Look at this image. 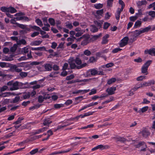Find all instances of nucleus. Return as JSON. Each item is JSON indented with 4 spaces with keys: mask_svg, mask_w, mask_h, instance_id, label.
<instances>
[{
    "mask_svg": "<svg viewBox=\"0 0 155 155\" xmlns=\"http://www.w3.org/2000/svg\"><path fill=\"white\" fill-rule=\"evenodd\" d=\"M7 85L11 87L10 90L14 91L18 89L19 82L18 81L14 82L11 81L7 83Z\"/></svg>",
    "mask_w": 155,
    "mask_h": 155,
    "instance_id": "f257e3e1",
    "label": "nucleus"
},
{
    "mask_svg": "<svg viewBox=\"0 0 155 155\" xmlns=\"http://www.w3.org/2000/svg\"><path fill=\"white\" fill-rule=\"evenodd\" d=\"M75 61L77 64L78 66H77L76 68L77 69H81L85 66L87 65L86 63H84L82 64V61L81 59L78 57H76L75 59H74Z\"/></svg>",
    "mask_w": 155,
    "mask_h": 155,
    "instance_id": "f03ea898",
    "label": "nucleus"
},
{
    "mask_svg": "<svg viewBox=\"0 0 155 155\" xmlns=\"http://www.w3.org/2000/svg\"><path fill=\"white\" fill-rule=\"evenodd\" d=\"M155 81L153 80H151L148 81L147 82H144L143 83L140 84L141 87H145L149 86L152 84H155Z\"/></svg>",
    "mask_w": 155,
    "mask_h": 155,
    "instance_id": "7ed1b4c3",
    "label": "nucleus"
},
{
    "mask_svg": "<svg viewBox=\"0 0 155 155\" xmlns=\"http://www.w3.org/2000/svg\"><path fill=\"white\" fill-rule=\"evenodd\" d=\"M75 62L74 59L73 58H70L68 60V62L71 69H74L77 67L74 63Z\"/></svg>",
    "mask_w": 155,
    "mask_h": 155,
    "instance_id": "20e7f679",
    "label": "nucleus"
},
{
    "mask_svg": "<svg viewBox=\"0 0 155 155\" xmlns=\"http://www.w3.org/2000/svg\"><path fill=\"white\" fill-rule=\"evenodd\" d=\"M144 53L145 54H148L152 56H155V48H151L149 49H147L144 51Z\"/></svg>",
    "mask_w": 155,
    "mask_h": 155,
    "instance_id": "39448f33",
    "label": "nucleus"
},
{
    "mask_svg": "<svg viewBox=\"0 0 155 155\" xmlns=\"http://www.w3.org/2000/svg\"><path fill=\"white\" fill-rule=\"evenodd\" d=\"M129 38L127 37H125L121 41L120 44V47H122L126 45L128 41Z\"/></svg>",
    "mask_w": 155,
    "mask_h": 155,
    "instance_id": "423d86ee",
    "label": "nucleus"
},
{
    "mask_svg": "<svg viewBox=\"0 0 155 155\" xmlns=\"http://www.w3.org/2000/svg\"><path fill=\"white\" fill-rule=\"evenodd\" d=\"M116 89V87H111L107 88L106 90V92L107 93L108 95H111L115 93V91Z\"/></svg>",
    "mask_w": 155,
    "mask_h": 155,
    "instance_id": "0eeeda50",
    "label": "nucleus"
},
{
    "mask_svg": "<svg viewBox=\"0 0 155 155\" xmlns=\"http://www.w3.org/2000/svg\"><path fill=\"white\" fill-rule=\"evenodd\" d=\"M89 38L88 35H85V37L82 39L83 40L81 42V45L84 46L87 45L89 43Z\"/></svg>",
    "mask_w": 155,
    "mask_h": 155,
    "instance_id": "6e6552de",
    "label": "nucleus"
},
{
    "mask_svg": "<svg viewBox=\"0 0 155 155\" xmlns=\"http://www.w3.org/2000/svg\"><path fill=\"white\" fill-rule=\"evenodd\" d=\"M42 137V135H39L38 136H34L33 137H31L30 139H27L26 140L23 141L24 143H27V142L30 141H32L37 139H39L41 137Z\"/></svg>",
    "mask_w": 155,
    "mask_h": 155,
    "instance_id": "1a4fd4ad",
    "label": "nucleus"
},
{
    "mask_svg": "<svg viewBox=\"0 0 155 155\" xmlns=\"http://www.w3.org/2000/svg\"><path fill=\"white\" fill-rule=\"evenodd\" d=\"M90 89L83 90H78L72 92L73 94H83L84 93H87L90 91Z\"/></svg>",
    "mask_w": 155,
    "mask_h": 155,
    "instance_id": "9d476101",
    "label": "nucleus"
},
{
    "mask_svg": "<svg viewBox=\"0 0 155 155\" xmlns=\"http://www.w3.org/2000/svg\"><path fill=\"white\" fill-rule=\"evenodd\" d=\"M45 69V71H50L52 69V65L49 63H46L43 65Z\"/></svg>",
    "mask_w": 155,
    "mask_h": 155,
    "instance_id": "9b49d317",
    "label": "nucleus"
},
{
    "mask_svg": "<svg viewBox=\"0 0 155 155\" xmlns=\"http://www.w3.org/2000/svg\"><path fill=\"white\" fill-rule=\"evenodd\" d=\"M140 134H141L143 137L146 138L150 135V133L148 130H145L140 132Z\"/></svg>",
    "mask_w": 155,
    "mask_h": 155,
    "instance_id": "f8f14e48",
    "label": "nucleus"
},
{
    "mask_svg": "<svg viewBox=\"0 0 155 155\" xmlns=\"http://www.w3.org/2000/svg\"><path fill=\"white\" fill-rule=\"evenodd\" d=\"M109 37V35L108 34H106L102 38V40L101 43L102 44H105L108 42V40L107 39Z\"/></svg>",
    "mask_w": 155,
    "mask_h": 155,
    "instance_id": "ddd939ff",
    "label": "nucleus"
},
{
    "mask_svg": "<svg viewBox=\"0 0 155 155\" xmlns=\"http://www.w3.org/2000/svg\"><path fill=\"white\" fill-rule=\"evenodd\" d=\"M114 138L117 141H120L121 142H124L126 141L127 140V139L124 137L118 136L114 137Z\"/></svg>",
    "mask_w": 155,
    "mask_h": 155,
    "instance_id": "4468645a",
    "label": "nucleus"
},
{
    "mask_svg": "<svg viewBox=\"0 0 155 155\" xmlns=\"http://www.w3.org/2000/svg\"><path fill=\"white\" fill-rule=\"evenodd\" d=\"M11 70L14 71L16 72H21L22 69L21 68H18V67L15 65H14L12 66L11 67Z\"/></svg>",
    "mask_w": 155,
    "mask_h": 155,
    "instance_id": "2eb2a0df",
    "label": "nucleus"
},
{
    "mask_svg": "<svg viewBox=\"0 0 155 155\" xmlns=\"http://www.w3.org/2000/svg\"><path fill=\"white\" fill-rule=\"evenodd\" d=\"M147 4V2L145 0L139 1L137 2V5L139 8H140L142 5H146Z\"/></svg>",
    "mask_w": 155,
    "mask_h": 155,
    "instance_id": "dca6fc26",
    "label": "nucleus"
},
{
    "mask_svg": "<svg viewBox=\"0 0 155 155\" xmlns=\"http://www.w3.org/2000/svg\"><path fill=\"white\" fill-rule=\"evenodd\" d=\"M30 97V92H27L23 93L22 96L21 97L24 99H26L29 98Z\"/></svg>",
    "mask_w": 155,
    "mask_h": 155,
    "instance_id": "f3484780",
    "label": "nucleus"
},
{
    "mask_svg": "<svg viewBox=\"0 0 155 155\" xmlns=\"http://www.w3.org/2000/svg\"><path fill=\"white\" fill-rule=\"evenodd\" d=\"M42 42L41 41H35L31 42L30 45L31 46L38 45L40 44Z\"/></svg>",
    "mask_w": 155,
    "mask_h": 155,
    "instance_id": "a211bd4d",
    "label": "nucleus"
},
{
    "mask_svg": "<svg viewBox=\"0 0 155 155\" xmlns=\"http://www.w3.org/2000/svg\"><path fill=\"white\" fill-rule=\"evenodd\" d=\"M151 29V26H148L145 27L144 28H141L140 29L142 33H143L146 32H148Z\"/></svg>",
    "mask_w": 155,
    "mask_h": 155,
    "instance_id": "6ab92c4d",
    "label": "nucleus"
},
{
    "mask_svg": "<svg viewBox=\"0 0 155 155\" xmlns=\"http://www.w3.org/2000/svg\"><path fill=\"white\" fill-rule=\"evenodd\" d=\"M148 15L151 17L150 20L153 19L155 18V12L154 11H150L148 13Z\"/></svg>",
    "mask_w": 155,
    "mask_h": 155,
    "instance_id": "aec40b11",
    "label": "nucleus"
},
{
    "mask_svg": "<svg viewBox=\"0 0 155 155\" xmlns=\"http://www.w3.org/2000/svg\"><path fill=\"white\" fill-rule=\"evenodd\" d=\"M20 97L19 96H16L14 99H13L10 101L11 103H17L20 101Z\"/></svg>",
    "mask_w": 155,
    "mask_h": 155,
    "instance_id": "412c9836",
    "label": "nucleus"
},
{
    "mask_svg": "<svg viewBox=\"0 0 155 155\" xmlns=\"http://www.w3.org/2000/svg\"><path fill=\"white\" fill-rule=\"evenodd\" d=\"M147 70V68L144 67L143 66H142L141 69V73H142L145 74L146 75L148 74V72Z\"/></svg>",
    "mask_w": 155,
    "mask_h": 155,
    "instance_id": "4be33fe9",
    "label": "nucleus"
},
{
    "mask_svg": "<svg viewBox=\"0 0 155 155\" xmlns=\"http://www.w3.org/2000/svg\"><path fill=\"white\" fill-rule=\"evenodd\" d=\"M31 49L32 50H37L41 51L46 50V48L44 46L35 48H32Z\"/></svg>",
    "mask_w": 155,
    "mask_h": 155,
    "instance_id": "5701e85b",
    "label": "nucleus"
},
{
    "mask_svg": "<svg viewBox=\"0 0 155 155\" xmlns=\"http://www.w3.org/2000/svg\"><path fill=\"white\" fill-rule=\"evenodd\" d=\"M26 43V41L24 39H22L20 40H17V45H20L21 44L25 45Z\"/></svg>",
    "mask_w": 155,
    "mask_h": 155,
    "instance_id": "b1692460",
    "label": "nucleus"
},
{
    "mask_svg": "<svg viewBox=\"0 0 155 155\" xmlns=\"http://www.w3.org/2000/svg\"><path fill=\"white\" fill-rule=\"evenodd\" d=\"M51 123L52 121L49 118H48L45 120L43 122V124L45 126L49 125Z\"/></svg>",
    "mask_w": 155,
    "mask_h": 155,
    "instance_id": "393cba45",
    "label": "nucleus"
},
{
    "mask_svg": "<svg viewBox=\"0 0 155 155\" xmlns=\"http://www.w3.org/2000/svg\"><path fill=\"white\" fill-rule=\"evenodd\" d=\"M89 71L91 72V74L92 75H95L97 74L98 73V71L94 69H90Z\"/></svg>",
    "mask_w": 155,
    "mask_h": 155,
    "instance_id": "a878e982",
    "label": "nucleus"
},
{
    "mask_svg": "<svg viewBox=\"0 0 155 155\" xmlns=\"http://www.w3.org/2000/svg\"><path fill=\"white\" fill-rule=\"evenodd\" d=\"M8 12H10L12 13H15L17 12V11L16 9L12 7H8Z\"/></svg>",
    "mask_w": 155,
    "mask_h": 155,
    "instance_id": "bb28decb",
    "label": "nucleus"
},
{
    "mask_svg": "<svg viewBox=\"0 0 155 155\" xmlns=\"http://www.w3.org/2000/svg\"><path fill=\"white\" fill-rule=\"evenodd\" d=\"M152 60H148L144 63L143 66L148 68L149 66L152 63Z\"/></svg>",
    "mask_w": 155,
    "mask_h": 155,
    "instance_id": "cd10ccee",
    "label": "nucleus"
},
{
    "mask_svg": "<svg viewBox=\"0 0 155 155\" xmlns=\"http://www.w3.org/2000/svg\"><path fill=\"white\" fill-rule=\"evenodd\" d=\"M148 109V106H146L143 107L138 110V113H140L141 112L143 113L147 111Z\"/></svg>",
    "mask_w": 155,
    "mask_h": 155,
    "instance_id": "c85d7f7f",
    "label": "nucleus"
},
{
    "mask_svg": "<svg viewBox=\"0 0 155 155\" xmlns=\"http://www.w3.org/2000/svg\"><path fill=\"white\" fill-rule=\"evenodd\" d=\"M141 32L140 30H136L133 32V34L134 36L137 37L140 35L142 33Z\"/></svg>",
    "mask_w": 155,
    "mask_h": 155,
    "instance_id": "c756f323",
    "label": "nucleus"
},
{
    "mask_svg": "<svg viewBox=\"0 0 155 155\" xmlns=\"http://www.w3.org/2000/svg\"><path fill=\"white\" fill-rule=\"evenodd\" d=\"M116 81V79L115 78H112L107 81V84L110 85L114 82Z\"/></svg>",
    "mask_w": 155,
    "mask_h": 155,
    "instance_id": "7c9ffc66",
    "label": "nucleus"
},
{
    "mask_svg": "<svg viewBox=\"0 0 155 155\" xmlns=\"http://www.w3.org/2000/svg\"><path fill=\"white\" fill-rule=\"evenodd\" d=\"M48 22L51 25L54 26L55 24V21L54 19L50 18L48 20Z\"/></svg>",
    "mask_w": 155,
    "mask_h": 155,
    "instance_id": "2f4dec72",
    "label": "nucleus"
},
{
    "mask_svg": "<svg viewBox=\"0 0 155 155\" xmlns=\"http://www.w3.org/2000/svg\"><path fill=\"white\" fill-rule=\"evenodd\" d=\"M95 8L97 9H99L103 7V5L100 3L96 4L94 5Z\"/></svg>",
    "mask_w": 155,
    "mask_h": 155,
    "instance_id": "473e14b6",
    "label": "nucleus"
},
{
    "mask_svg": "<svg viewBox=\"0 0 155 155\" xmlns=\"http://www.w3.org/2000/svg\"><path fill=\"white\" fill-rule=\"evenodd\" d=\"M98 149L101 150H104L108 148L107 146H104L102 144H100L97 146Z\"/></svg>",
    "mask_w": 155,
    "mask_h": 155,
    "instance_id": "72a5a7b5",
    "label": "nucleus"
},
{
    "mask_svg": "<svg viewBox=\"0 0 155 155\" xmlns=\"http://www.w3.org/2000/svg\"><path fill=\"white\" fill-rule=\"evenodd\" d=\"M146 79V76H140L136 78L138 81H142Z\"/></svg>",
    "mask_w": 155,
    "mask_h": 155,
    "instance_id": "f704fd0d",
    "label": "nucleus"
},
{
    "mask_svg": "<svg viewBox=\"0 0 155 155\" xmlns=\"http://www.w3.org/2000/svg\"><path fill=\"white\" fill-rule=\"evenodd\" d=\"M65 123V122H64ZM65 124L62 125H59L58 126L57 128V130H58L61 129L62 128L66 127V126H68L70 124H71L72 123H69L68 124H66L65 123Z\"/></svg>",
    "mask_w": 155,
    "mask_h": 155,
    "instance_id": "c9c22d12",
    "label": "nucleus"
},
{
    "mask_svg": "<svg viewBox=\"0 0 155 155\" xmlns=\"http://www.w3.org/2000/svg\"><path fill=\"white\" fill-rule=\"evenodd\" d=\"M17 48V45L15 44L10 48V51L12 52H15Z\"/></svg>",
    "mask_w": 155,
    "mask_h": 155,
    "instance_id": "e433bc0d",
    "label": "nucleus"
},
{
    "mask_svg": "<svg viewBox=\"0 0 155 155\" xmlns=\"http://www.w3.org/2000/svg\"><path fill=\"white\" fill-rule=\"evenodd\" d=\"M142 146L146 147V144L145 143L143 142L139 143L136 145V147L137 148H139L141 147Z\"/></svg>",
    "mask_w": 155,
    "mask_h": 155,
    "instance_id": "4c0bfd02",
    "label": "nucleus"
},
{
    "mask_svg": "<svg viewBox=\"0 0 155 155\" xmlns=\"http://www.w3.org/2000/svg\"><path fill=\"white\" fill-rule=\"evenodd\" d=\"M35 22L38 25L41 27L43 25L42 21L39 19H36L35 20Z\"/></svg>",
    "mask_w": 155,
    "mask_h": 155,
    "instance_id": "58836bf2",
    "label": "nucleus"
},
{
    "mask_svg": "<svg viewBox=\"0 0 155 155\" xmlns=\"http://www.w3.org/2000/svg\"><path fill=\"white\" fill-rule=\"evenodd\" d=\"M91 54V52L88 50H86L84 52V54H83L86 55L87 56H89Z\"/></svg>",
    "mask_w": 155,
    "mask_h": 155,
    "instance_id": "ea45409f",
    "label": "nucleus"
},
{
    "mask_svg": "<svg viewBox=\"0 0 155 155\" xmlns=\"http://www.w3.org/2000/svg\"><path fill=\"white\" fill-rule=\"evenodd\" d=\"M1 10L3 12H8V8L2 6L1 8Z\"/></svg>",
    "mask_w": 155,
    "mask_h": 155,
    "instance_id": "a19ab883",
    "label": "nucleus"
},
{
    "mask_svg": "<svg viewBox=\"0 0 155 155\" xmlns=\"http://www.w3.org/2000/svg\"><path fill=\"white\" fill-rule=\"evenodd\" d=\"M140 86H141L140 84H137L133 88V89L132 90H133L134 91H136L139 88L142 87Z\"/></svg>",
    "mask_w": 155,
    "mask_h": 155,
    "instance_id": "79ce46f5",
    "label": "nucleus"
},
{
    "mask_svg": "<svg viewBox=\"0 0 155 155\" xmlns=\"http://www.w3.org/2000/svg\"><path fill=\"white\" fill-rule=\"evenodd\" d=\"M141 24V21H140L137 20L135 23L134 24V27L137 28L138 27L140 26Z\"/></svg>",
    "mask_w": 155,
    "mask_h": 155,
    "instance_id": "37998d69",
    "label": "nucleus"
},
{
    "mask_svg": "<svg viewBox=\"0 0 155 155\" xmlns=\"http://www.w3.org/2000/svg\"><path fill=\"white\" fill-rule=\"evenodd\" d=\"M91 30L93 32H94L97 31H98V29L95 26L92 25L91 27Z\"/></svg>",
    "mask_w": 155,
    "mask_h": 155,
    "instance_id": "c03bdc74",
    "label": "nucleus"
},
{
    "mask_svg": "<svg viewBox=\"0 0 155 155\" xmlns=\"http://www.w3.org/2000/svg\"><path fill=\"white\" fill-rule=\"evenodd\" d=\"M32 66L31 64H26L25 66V69L26 70H28L31 69Z\"/></svg>",
    "mask_w": 155,
    "mask_h": 155,
    "instance_id": "a18cd8bd",
    "label": "nucleus"
},
{
    "mask_svg": "<svg viewBox=\"0 0 155 155\" xmlns=\"http://www.w3.org/2000/svg\"><path fill=\"white\" fill-rule=\"evenodd\" d=\"M110 24L109 23L107 22H105L104 24L103 28L105 29H106L110 26Z\"/></svg>",
    "mask_w": 155,
    "mask_h": 155,
    "instance_id": "49530a36",
    "label": "nucleus"
},
{
    "mask_svg": "<svg viewBox=\"0 0 155 155\" xmlns=\"http://www.w3.org/2000/svg\"><path fill=\"white\" fill-rule=\"evenodd\" d=\"M96 13L98 15H102L104 13V10L103 9H101V10H97L96 12Z\"/></svg>",
    "mask_w": 155,
    "mask_h": 155,
    "instance_id": "de8ad7c7",
    "label": "nucleus"
},
{
    "mask_svg": "<svg viewBox=\"0 0 155 155\" xmlns=\"http://www.w3.org/2000/svg\"><path fill=\"white\" fill-rule=\"evenodd\" d=\"M44 100V97L41 96H39L38 97V101L39 103H41Z\"/></svg>",
    "mask_w": 155,
    "mask_h": 155,
    "instance_id": "09e8293b",
    "label": "nucleus"
},
{
    "mask_svg": "<svg viewBox=\"0 0 155 155\" xmlns=\"http://www.w3.org/2000/svg\"><path fill=\"white\" fill-rule=\"evenodd\" d=\"M137 38V37H136L133 35L132 37L130 38L129 40L131 42H133L136 40Z\"/></svg>",
    "mask_w": 155,
    "mask_h": 155,
    "instance_id": "8fccbe9b",
    "label": "nucleus"
},
{
    "mask_svg": "<svg viewBox=\"0 0 155 155\" xmlns=\"http://www.w3.org/2000/svg\"><path fill=\"white\" fill-rule=\"evenodd\" d=\"M66 25L68 28L70 29H72L73 27L72 24L69 23V22L66 23Z\"/></svg>",
    "mask_w": 155,
    "mask_h": 155,
    "instance_id": "3c124183",
    "label": "nucleus"
},
{
    "mask_svg": "<svg viewBox=\"0 0 155 155\" xmlns=\"http://www.w3.org/2000/svg\"><path fill=\"white\" fill-rule=\"evenodd\" d=\"M113 0H107V6L109 7H111L112 6V2Z\"/></svg>",
    "mask_w": 155,
    "mask_h": 155,
    "instance_id": "603ef678",
    "label": "nucleus"
},
{
    "mask_svg": "<svg viewBox=\"0 0 155 155\" xmlns=\"http://www.w3.org/2000/svg\"><path fill=\"white\" fill-rule=\"evenodd\" d=\"M119 3L121 5V10L122 9H123L124 8L125 6V4L124 2L121 0H120L119 2Z\"/></svg>",
    "mask_w": 155,
    "mask_h": 155,
    "instance_id": "864d4df0",
    "label": "nucleus"
},
{
    "mask_svg": "<svg viewBox=\"0 0 155 155\" xmlns=\"http://www.w3.org/2000/svg\"><path fill=\"white\" fill-rule=\"evenodd\" d=\"M28 74L25 72H21L20 73V75L22 78L25 77Z\"/></svg>",
    "mask_w": 155,
    "mask_h": 155,
    "instance_id": "5fc2aeb1",
    "label": "nucleus"
},
{
    "mask_svg": "<svg viewBox=\"0 0 155 155\" xmlns=\"http://www.w3.org/2000/svg\"><path fill=\"white\" fill-rule=\"evenodd\" d=\"M74 76L73 74H71L69 76H67L66 78V79L67 80H70L73 79L74 78Z\"/></svg>",
    "mask_w": 155,
    "mask_h": 155,
    "instance_id": "6e6d98bb",
    "label": "nucleus"
},
{
    "mask_svg": "<svg viewBox=\"0 0 155 155\" xmlns=\"http://www.w3.org/2000/svg\"><path fill=\"white\" fill-rule=\"evenodd\" d=\"M84 32V31H81V32H78L75 34L76 37H78L81 36Z\"/></svg>",
    "mask_w": 155,
    "mask_h": 155,
    "instance_id": "4d7b16f0",
    "label": "nucleus"
},
{
    "mask_svg": "<svg viewBox=\"0 0 155 155\" xmlns=\"http://www.w3.org/2000/svg\"><path fill=\"white\" fill-rule=\"evenodd\" d=\"M97 93V90L94 89H93L91 90V92L89 93V95H91L96 94Z\"/></svg>",
    "mask_w": 155,
    "mask_h": 155,
    "instance_id": "13d9d810",
    "label": "nucleus"
},
{
    "mask_svg": "<svg viewBox=\"0 0 155 155\" xmlns=\"http://www.w3.org/2000/svg\"><path fill=\"white\" fill-rule=\"evenodd\" d=\"M22 51L25 54L27 53L28 52V48L27 47H24L22 48Z\"/></svg>",
    "mask_w": 155,
    "mask_h": 155,
    "instance_id": "bf43d9fd",
    "label": "nucleus"
},
{
    "mask_svg": "<svg viewBox=\"0 0 155 155\" xmlns=\"http://www.w3.org/2000/svg\"><path fill=\"white\" fill-rule=\"evenodd\" d=\"M94 113V112H89L87 113H85L84 114V117L88 116L89 115H92Z\"/></svg>",
    "mask_w": 155,
    "mask_h": 155,
    "instance_id": "052dcab7",
    "label": "nucleus"
},
{
    "mask_svg": "<svg viewBox=\"0 0 155 155\" xmlns=\"http://www.w3.org/2000/svg\"><path fill=\"white\" fill-rule=\"evenodd\" d=\"M38 151V149L37 148H36V149L33 150L32 151H31L30 152V153L31 155H33V154H35V153H36Z\"/></svg>",
    "mask_w": 155,
    "mask_h": 155,
    "instance_id": "680f3d73",
    "label": "nucleus"
},
{
    "mask_svg": "<svg viewBox=\"0 0 155 155\" xmlns=\"http://www.w3.org/2000/svg\"><path fill=\"white\" fill-rule=\"evenodd\" d=\"M137 18V16H131L130 18V19L131 21H134Z\"/></svg>",
    "mask_w": 155,
    "mask_h": 155,
    "instance_id": "e2e57ef3",
    "label": "nucleus"
},
{
    "mask_svg": "<svg viewBox=\"0 0 155 155\" xmlns=\"http://www.w3.org/2000/svg\"><path fill=\"white\" fill-rule=\"evenodd\" d=\"M96 61V59L94 57H91L89 60V61L90 63H93Z\"/></svg>",
    "mask_w": 155,
    "mask_h": 155,
    "instance_id": "0e129e2a",
    "label": "nucleus"
},
{
    "mask_svg": "<svg viewBox=\"0 0 155 155\" xmlns=\"http://www.w3.org/2000/svg\"><path fill=\"white\" fill-rule=\"evenodd\" d=\"M142 60L140 58H137L135 59L134 60V61L137 63H140L142 62Z\"/></svg>",
    "mask_w": 155,
    "mask_h": 155,
    "instance_id": "69168bd1",
    "label": "nucleus"
},
{
    "mask_svg": "<svg viewBox=\"0 0 155 155\" xmlns=\"http://www.w3.org/2000/svg\"><path fill=\"white\" fill-rule=\"evenodd\" d=\"M12 94L10 92H6L3 94L2 96L3 97H8L11 95Z\"/></svg>",
    "mask_w": 155,
    "mask_h": 155,
    "instance_id": "338daca9",
    "label": "nucleus"
},
{
    "mask_svg": "<svg viewBox=\"0 0 155 155\" xmlns=\"http://www.w3.org/2000/svg\"><path fill=\"white\" fill-rule=\"evenodd\" d=\"M111 15L109 13L107 12L105 14V18L107 20L110 17Z\"/></svg>",
    "mask_w": 155,
    "mask_h": 155,
    "instance_id": "774afa93",
    "label": "nucleus"
}]
</instances>
